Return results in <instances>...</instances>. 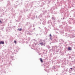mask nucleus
<instances>
[{"mask_svg": "<svg viewBox=\"0 0 75 75\" xmlns=\"http://www.w3.org/2000/svg\"><path fill=\"white\" fill-rule=\"evenodd\" d=\"M11 3L9 1H8V4L6 6V7H0V12H1L2 11L3 12V15H5L4 13H6L7 11H8L11 8L13 9L12 8V6L10 5Z\"/></svg>", "mask_w": 75, "mask_h": 75, "instance_id": "obj_1", "label": "nucleus"}, {"mask_svg": "<svg viewBox=\"0 0 75 75\" xmlns=\"http://www.w3.org/2000/svg\"><path fill=\"white\" fill-rule=\"evenodd\" d=\"M28 3L29 2L28 1H26L25 2V6L26 7H32L33 6V2H32L31 4H30V5L28 6Z\"/></svg>", "mask_w": 75, "mask_h": 75, "instance_id": "obj_2", "label": "nucleus"}, {"mask_svg": "<svg viewBox=\"0 0 75 75\" xmlns=\"http://www.w3.org/2000/svg\"><path fill=\"white\" fill-rule=\"evenodd\" d=\"M60 68L59 66L56 65V66H53L52 67V69H53L54 71L56 72L57 71H58V69Z\"/></svg>", "mask_w": 75, "mask_h": 75, "instance_id": "obj_3", "label": "nucleus"}, {"mask_svg": "<svg viewBox=\"0 0 75 75\" xmlns=\"http://www.w3.org/2000/svg\"><path fill=\"white\" fill-rule=\"evenodd\" d=\"M47 23L49 24H50L49 25H48L47 26V27L48 28H50L51 27V25H52V22L51 21V20H50L48 21L47 22Z\"/></svg>", "mask_w": 75, "mask_h": 75, "instance_id": "obj_4", "label": "nucleus"}, {"mask_svg": "<svg viewBox=\"0 0 75 75\" xmlns=\"http://www.w3.org/2000/svg\"><path fill=\"white\" fill-rule=\"evenodd\" d=\"M57 48V47L56 46L53 47L52 49H50V51H51V52H54V51H55Z\"/></svg>", "mask_w": 75, "mask_h": 75, "instance_id": "obj_5", "label": "nucleus"}, {"mask_svg": "<svg viewBox=\"0 0 75 75\" xmlns=\"http://www.w3.org/2000/svg\"><path fill=\"white\" fill-rule=\"evenodd\" d=\"M61 14L63 16H64V17H65V18H66V17H67V16H68V13H65L64 14V13H61Z\"/></svg>", "mask_w": 75, "mask_h": 75, "instance_id": "obj_6", "label": "nucleus"}, {"mask_svg": "<svg viewBox=\"0 0 75 75\" xmlns=\"http://www.w3.org/2000/svg\"><path fill=\"white\" fill-rule=\"evenodd\" d=\"M58 40V38L57 37H55L53 39V41L54 42H57Z\"/></svg>", "mask_w": 75, "mask_h": 75, "instance_id": "obj_7", "label": "nucleus"}, {"mask_svg": "<svg viewBox=\"0 0 75 75\" xmlns=\"http://www.w3.org/2000/svg\"><path fill=\"white\" fill-rule=\"evenodd\" d=\"M39 4L40 6H41V7H42V6H44L45 4V3L42 2H40V3H39Z\"/></svg>", "mask_w": 75, "mask_h": 75, "instance_id": "obj_8", "label": "nucleus"}, {"mask_svg": "<svg viewBox=\"0 0 75 75\" xmlns=\"http://www.w3.org/2000/svg\"><path fill=\"white\" fill-rule=\"evenodd\" d=\"M67 21L68 23L70 24H71V23H72V20H71V19H69Z\"/></svg>", "mask_w": 75, "mask_h": 75, "instance_id": "obj_9", "label": "nucleus"}, {"mask_svg": "<svg viewBox=\"0 0 75 75\" xmlns=\"http://www.w3.org/2000/svg\"><path fill=\"white\" fill-rule=\"evenodd\" d=\"M59 33L61 34H62L64 33V30H60L59 31Z\"/></svg>", "mask_w": 75, "mask_h": 75, "instance_id": "obj_10", "label": "nucleus"}, {"mask_svg": "<svg viewBox=\"0 0 75 75\" xmlns=\"http://www.w3.org/2000/svg\"><path fill=\"white\" fill-rule=\"evenodd\" d=\"M18 51H19V49L18 48L16 50H14V52L15 54H17V52H18Z\"/></svg>", "mask_w": 75, "mask_h": 75, "instance_id": "obj_11", "label": "nucleus"}, {"mask_svg": "<svg viewBox=\"0 0 75 75\" xmlns=\"http://www.w3.org/2000/svg\"><path fill=\"white\" fill-rule=\"evenodd\" d=\"M61 19L62 20H65V17H64L62 15L61 16Z\"/></svg>", "mask_w": 75, "mask_h": 75, "instance_id": "obj_12", "label": "nucleus"}, {"mask_svg": "<svg viewBox=\"0 0 75 75\" xmlns=\"http://www.w3.org/2000/svg\"><path fill=\"white\" fill-rule=\"evenodd\" d=\"M46 21H43V22L42 23V24L44 25H46Z\"/></svg>", "mask_w": 75, "mask_h": 75, "instance_id": "obj_13", "label": "nucleus"}, {"mask_svg": "<svg viewBox=\"0 0 75 75\" xmlns=\"http://www.w3.org/2000/svg\"><path fill=\"white\" fill-rule=\"evenodd\" d=\"M54 10V8L52 7H51L50 10V11H52L53 10Z\"/></svg>", "mask_w": 75, "mask_h": 75, "instance_id": "obj_14", "label": "nucleus"}, {"mask_svg": "<svg viewBox=\"0 0 75 75\" xmlns=\"http://www.w3.org/2000/svg\"><path fill=\"white\" fill-rule=\"evenodd\" d=\"M42 15H44V14H42V13H41L38 16L39 17V19H40V18H41L42 17Z\"/></svg>", "mask_w": 75, "mask_h": 75, "instance_id": "obj_15", "label": "nucleus"}, {"mask_svg": "<svg viewBox=\"0 0 75 75\" xmlns=\"http://www.w3.org/2000/svg\"><path fill=\"white\" fill-rule=\"evenodd\" d=\"M62 74L63 75H64V74H66V72L64 70H63L62 71Z\"/></svg>", "mask_w": 75, "mask_h": 75, "instance_id": "obj_16", "label": "nucleus"}, {"mask_svg": "<svg viewBox=\"0 0 75 75\" xmlns=\"http://www.w3.org/2000/svg\"><path fill=\"white\" fill-rule=\"evenodd\" d=\"M0 44H4V42L3 41H0Z\"/></svg>", "mask_w": 75, "mask_h": 75, "instance_id": "obj_17", "label": "nucleus"}, {"mask_svg": "<svg viewBox=\"0 0 75 75\" xmlns=\"http://www.w3.org/2000/svg\"><path fill=\"white\" fill-rule=\"evenodd\" d=\"M47 11H43V13H42V14H43V15H44L45 14H46L47 13Z\"/></svg>", "mask_w": 75, "mask_h": 75, "instance_id": "obj_18", "label": "nucleus"}, {"mask_svg": "<svg viewBox=\"0 0 75 75\" xmlns=\"http://www.w3.org/2000/svg\"><path fill=\"white\" fill-rule=\"evenodd\" d=\"M47 1L49 2H48L47 3V6L48 7H50V5H49V4H50V1H49L48 0H47Z\"/></svg>", "mask_w": 75, "mask_h": 75, "instance_id": "obj_19", "label": "nucleus"}, {"mask_svg": "<svg viewBox=\"0 0 75 75\" xmlns=\"http://www.w3.org/2000/svg\"><path fill=\"white\" fill-rule=\"evenodd\" d=\"M59 40L60 41H61V42H64V40L62 39H60Z\"/></svg>", "mask_w": 75, "mask_h": 75, "instance_id": "obj_20", "label": "nucleus"}, {"mask_svg": "<svg viewBox=\"0 0 75 75\" xmlns=\"http://www.w3.org/2000/svg\"><path fill=\"white\" fill-rule=\"evenodd\" d=\"M47 65L48 64H47L46 63H44V66H45V67H48V66H47Z\"/></svg>", "mask_w": 75, "mask_h": 75, "instance_id": "obj_21", "label": "nucleus"}, {"mask_svg": "<svg viewBox=\"0 0 75 75\" xmlns=\"http://www.w3.org/2000/svg\"><path fill=\"white\" fill-rule=\"evenodd\" d=\"M52 20H55V17L54 16H52Z\"/></svg>", "mask_w": 75, "mask_h": 75, "instance_id": "obj_22", "label": "nucleus"}, {"mask_svg": "<svg viewBox=\"0 0 75 75\" xmlns=\"http://www.w3.org/2000/svg\"><path fill=\"white\" fill-rule=\"evenodd\" d=\"M68 50L69 51H71L72 50H71V48L70 47H68Z\"/></svg>", "mask_w": 75, "mask_h": 75, "instance_id": "obj_23", "label": "nucleus"}, {"mask_svg": "<svg viewBox=\"0 0 75 75\" xmlns=\"http://www.w3.org/2000/svg\"><path fill=\"white\" fill-rule=\"evenodd\" d=\"M67 63L65 62H64L62 64V65H66Z\"/></svg>", "mask_w": 75, "mask_h": 75, "instance_id": "obj_24", "label": "nucleus"}, {"mask_svg": "<svg viewBox=\"0 0 75 75\" xmlns=\"http://www.w3.org/2000/svg\"><path fill=\"white\" fill-rule=\"evenodd\" d=\"M40 61L41 62H43V60H42V58H40Z\"/></svg>", "mask_w": 75, "mask_h": 75, "instance_id": "obj_25", "label": "nucleus"}, {"mask_svg": "<svg viewBox=\"0 0 75 75\" xmlns=\"http://www.w3.org/2000/svg\"><path fill=\"white\" fill-rule=\"evenodd\" d=\"M18 30L20 31H21L22 30V28H21L20 29L19 28H18Z\"/></svg>", "mask_w": 75, "mask_h": 75, "instance_id": "obj_26", "label": "nucleus"}, {"mask_svg": "<svg viewBox=\"0 0 75 75\" xmlns=\"http://www.w3.org/2000/svg\"><path fill=\"white\" fill-rule=\"evenodd\" d=\"M57 62L59 64V63H60L61 62V61L60 60H58L57 61Z\"/></svg>", "mask_w": 75, "mask_h": 75, "instance_id": "obj_27", "label": "nucleus"}, {"mask_svg": "<svg viewBox=\"0 0 75 75\" xmlns=\"http://www.w3.org/2000/svg\"><path fill=\"white\" fill-rule=\"evenodd\" d=\"M64 71H66V72H67L68 71V68L67 69H64Z\"/></svg>", "mask_w": 75, "mask_h": 75, "instance_id": "obj_28", "label": "nucleus"}, {"mask_svg": "<svg viewBox=\"0 0 75 75\" xmlns=\"http://www.w3.org/2000/svg\"><path fill=\"white\" fill-rule=\"evenodd\" d=\"M49 36H50V39H52V35H51V34H50V35Z\"/></svg>", "mask_w": 75, "mask_h": 75, "instance_id": "obj_29", "label": "nucleus"}, {"mask_svg": "<svg viewBox=\"0 0 75 75\" xmlns=\"http://www.w3.org/2000/svg\"><path fill=\"white\" fill-rule=\"evenodd\" d=\"M13 16H15L16 15V13H13Z\"/></svg>", "mask_w": 75, "mask_h": 75, "instance_id": "obj_30", "label": "nucleus"}, {"mask_svg": "<svg viewBox=\"0 0 75 75\" xmlns=\"http://www.w3.org/2000/svg\"><path fill=\"white\" fill-rule=\"evenodd\" d=\"M11 58V59H12V60H13V56H11L10 57Z\"/></svg>", "mask_w": 75, "mask_h": 75, "instance_id": "obj_31", "label": "nucleus"}, {"mask_svg": "<svg viewBox=\"0 0 75 75\" xmlns=\"http://www.w3.org/2000/svg\"><path fill=\"white\" fill-rule=\"evenodd\" d=\"M39 44H40V45H44V43L43 42H41Z\"/></svg>", "mask_w": 75, "mask_h": 75, "instance_id": "obj_32", "label": "nucleus"}, {"mask_svg": "<svg viewBox=\"0 0 75 75\" xmlns=\"http://www.w3.org/2000/svg\"><path fill=\"white\" fill-rule=\"evenodd\" d=\"M35 18H38V16L37 15H35L34 16Z\"/></svg>", "mask_w": 75, "mask_h": 75, "instance_id": "obj_33", "label": "nucleus"}, {"mask_svg": "<svg viewBox=\"0 0 75 75\" xmlns=\"http://www.w3.org/2000/svg\"><path fill=\"white\" fill-rule=\"evenodd\" d=\"M52 27H55V25L54 24H53L52 25Z\"/></svg>", "mask_w": 75, "mask_h": 75, "instance_id": "obj_34", "label": "nucleus"}, {"mask_svg": "<svg viewBox=\"0 0 75 75\" xmlns=\"http://www.w3.org/2000/svg\"><path fill=\"white\" fill-rule=\"evenodd\" d=\"M56 50V52H59V50H58V49L57 50Z\"/></svg>", "mask_w": 75, "mask_h": 75, "instance_id": "obj_35", "label": "nucleus"}, {"mask_svg": "<svg viewBox=\"0 0 75 75\" xmlns=\"http://www.w3.org/2000/svg\"><path fill=\"white\" fill-rule=\"evenodd\" d=\"M47 48H48L49 49H50V46H47Z\"/></svg>", "mask_w": 75, "mask_h": 75, "instance_id": "obj_36", "label": "nucleus"}, {"mask_svg": "<svg viewBox=\"0 0 75 75\" xmlns=\"http://www.w3.org/2000/svg\"><path fill=\"white\" fill-rule=\"evenodd\" d=\"M56 58H57V57H54L53 58V59H56Z\"/></svg>", "mask_w": 75, "mask_h": 75, "instance_id": "obj_37", "label": "nucleus"}, {"mask_svg": "<svg viewBox=\"0 0 75 75\" xmlns=\"http://www.w3.org/2000/svg\"><path fill=\"white\" fill-rule=\"evenodd\" d=\"M28 35H31V34L30 33H28Z\"/></svg>", "mask_w": 75, "mask_h": 75, "instance_id": "obj_38", "label": "nucleus"}, {"mask_svg": "<svg viewBox=\"0 0 75 75\" xmlns=\"http://www.w3.org/2000/svg\"><path fill=\"white\" fill-rule=\"evenodd\" d=\"M38 23H39V24H41V22H38Z\"/></svg>", "mask_w": 75, "mask_h": 75, "instance_id": "obj_39", "label": "nucleus"}, {"mask_svg": "<svg viewBox=\"0 0 75 75\" xmlns=\"http://www.w3.org/2000/svg\"><path fill=\"white\" fill-rule=\"evenodd\" d=\"M3 23L1 20H0V24H2Z\"/></svg>", "mask_w": 75, "mask_h": 75, "instance_id": "obj_40", "label": "nucleus"}, {"mask_svg": "<svg viewBox=\"0 0 75 75\" xmlns=\"http://www.w3.org/2000/svg\"><path fill=\"white\" fill-rule=\"evenodd\" d=\"M14 43H15V44H16V43L17 42V41H16V40H14Z\"/></svg>", "mask_w": 75, "mask_h": 75, "instance_id": "obj_41", "label": "nucleus"}, {"mask_svg": "<svg viewBox=\"0 0 75 75\" xmlns=\"http://www.w3.org/2000/svg\"><path fill=\"white\" fill-rule=\"evenodd\" d=\"M35 24H33V27H35Z\"/></svg>", "mask_w": 75, "mask_h": 75, "instance_id": "obj_42", "label": "nucleus"}, {"mask_svg": "<svg viewBox=\"0 0 75 75\" xmlns=\"http://www.w3.org/2000/svg\"><path fill=\"white\" fill-rule=\"evenodd\" d=\"M72 38H75V35H73V36H72Z\"/></svg>", "mask_w": 75, "mask_h": 75, "instance_id": "obj_43", "label": "nucleus"}, {"mask_svg": "<svg viewBox=\"0 0 75 75\" xmlns=\"http://www.w3.org/2000/svg\"><path fill=\"white\" fill-rule=\"evenodd\" d=\"M58 22H59V23H60V22H61V20H58Z\"/></svg>", "mask_w": 75, "mask_h": 75, "instance_id": "obj_44", "label": "nucleus"}, {"mask_svg": "<svg viewBox=\"0 0 75 75\" xmlns=\"http://www.w3.org/2000/svg\"><path fill=\"white\" fill-rule=\"evenodd\" d=\"M62 25H61L60 26H59V28H62Z\"/></svg>", "mask_w": 75, "mask_h": 75, "instance_id": "obj_45", "label": "nucleus"}, {"mask_svg": "<svg viewBox=\"0 0 75 75\" xmlns=\"http://www.w3.org/2000/svg\"><path fill=\"white\" fill-rule=\"evenodd\" d=\"M21 16H20L19 17V20H20L21 19Z\"/></svg>", "mask_w": 75, "mask_h": 75, "instance_id": "obj_46", "label": "nucleus"}, {"mask_svg": "<svg viewBox=\"0 0 75 75\" xmlns=\"http://www.w3.org/2000/svg\"><path fill=\"white\" fill-rule=\"evenodd\" d=\"M30 38H28V41H30Z\"/></svg>", "mask_w": 75, "mask_h": 75, "instance_id": "obj_47", "label": "nucleus"}, {"mask_svg": "<svg viewBox=\"0 0 75 75\" xmlns=\"http://www.w3.org/2000/svg\"><path fill=\"white\" fill-rule=\"evenodd\" d=\"M64 65H62V64L61 67H62V68H63L64 67Z\"/></svg>", "mask_w": 75, "mask_h": 75, "instance_id": "obj_48", "label": "nucleus"}, {"mask_svg": "<svg viewBox=\"0 0 75 75\" xmlns=\"http://www.w3.org/2000/svg\"><path fill=\"white\" fill-rule=\"evenodd\" d=\"M31 27H32V25H30V26L29 28H31Z\"/></svg>", "mask_w": 75, "mask_h": 75, "instance_id": "obj_49", "label": "nucleus"}, {"mask_svg": "<svg viewBox=\"0 0 75 75\" xmlns=\"http://www.w3.org/2000/svg\"><path fill=\"white\" fill-rule=\"evenodd\" d=\"M39 35V34H37L36 35L37 37L38 36V35Z\"/></svg>", "mask_w": 75, "mask_h": 75, "instance_id": "obj_50", "label": "nucleus"}, {"mask_svg": "<svg viewBox=\"0 0 75 75\" xmlns=\"http://www.w3.org/2000/svg\"><path fill=\"white\" fill-rule=\"evenodd\" d=\"M70 69L71 70V71H72V68H70Z\"/></svg>", "mask_w": 75, "mask_h": 75, "instance_id": "obj_51", "label": "nucleus"}, {"mask_svg": "<svg viewBox=\"0 0 75 75\" xmlns=\"http://www.w3.org/2000/svg\"><path fill=\"white\" fill-rule=\"evenodd\" d=\"M31 13H29V16H31Z\"/></svg>", "mask_w": 75, "mask_h": 75, "instance_id": "obj_52", "label": "nucleus"}, {"mask_svg": "<svg viewBox=\"0 0 75 75\" xmlns=\"http://www.w3.org/2000/svg\"><path fill=\"white\" fill-rule=\"evenodd\" d=\"M47 17H50V16H49V15H48L47 16Z\"/></svg>", "mask_w": 75, "mask_h": 75, "instance_id": "obj_53", "label": "nucleus"}, {"mask_svg": "<svg viewBox=\"0 0 75 75\" xmlns=\"http://www.w3.org/2000/svg\"><path fill=\"white\" fill-rule=\"evenodd\" d=\"M40 22H42V20H41V19H40Z\"/></svg>", "mask_w": 75, "mask_h": 75, "instance_id": "obj_54", "label": "nucleus"}, {"mask_svg": "<svg viewBox=\"0 0 75 75\" xmlns=\"http://www.w3.org/2000/svg\"><path fill=\"white\" fill-rule=\"evenodd\" d=\"M4 73H5V74H6V71H4Z\"/></svg>", "mask_w": 75, "mask_h": 75, "instance_id": "obj_55", "label": "nucleus"}, {"mask_svg": "<svg viewBox=\"0 0 75 75\" xmlns=\"http://www.w3.org/2000/svg\"><path fill=\"white\" fill-rule=\"evenodd\" d=\"M39 35H41V34H39Z\"/></svg>", "mask_w": 75, "mask_h": 75, "instance_id": "obj_56", "label": "nucleus"}, {"mask_svg": "<svg viewBox=\"0 0 75 75\" xmlns=\"http://www.w3.org/2000/svg\"><path fill=\"white\" fill-rule=\"evenodd\" d=\"M18 1H19V0H18V1H16V2H18Z\"/></svg>", "mask_w": 75, "mask_h": 75, "instance_id": "obj_57", "label": "nucleus"}, {"mask_svg": "<svg viewBox=\"0 0 75 75\" xmlns=\"http://www.w3.org/2000/svg\"><path fill=\"white\" fill-rule=\"evenodd\" d=\"M63 25H65V24H64V22H63Z\"/></svg>", "mask_w": 75, "mask_h": 75, "instance_id": "obj_58", "label": "nucleus"}, {"mask_svg": "<svg viewBox=\"0 0 75 75\" xmlns=\"http://www.w3.org/2000/svg\"><path fill=\"white\" fill-rule=\"evenodd\" d=\"M61 43H59V45H61Z\"/></svg>", "mask_w": 75, "mask_h": 75, "instance_id": "obj_59", "label": "nucleus"}, {"mask_svg": "<svg viewBox=\"0 0 75 75\" xmlns=\"http://www.w3.org/2000/svg\"><path fill=\"white\" fill-rule=\"evenodd\" d=\"M3 0H0V1H2Z\"/></svg>", "mask_w": 75, "mask_h": 75, "instance_id": "obj_60", "label": "nucleus"}, {"mask_svg": "<svg viewBox=\"0 0 75 75\" xmlns=\"http://www.w3.org/2000/svg\"><path fill=\"white\" fill-rule=\"evenodd\" d=\"M16 21H17V22H18V20H16Z\"/></svg>", "mask_w": 75, "mask_h": 75, "instance_id": "obj_61", "label": "nucleus"}, {"mask_svg": "<svg viewBox=\"0 0 75 75\" xmlns=\"http://www.w3.org/2000/svg\"><path fill=\"white\" fill-rule=\"evenodd\" d=\"M74 56H75V54H73Z\"/></svg>", "mask_w": 75, "mask_h": 75, "instance_id": "obj_62", "label": "nucleus"}, {"mask_svg": "<svg viewBox=\"0 0 75 75\" xmlns=\"http://www.w3.org/2000/svg\"><path fill=\"white\" fill-rule=\"evenodd\" d=\"M35 45H37L36 43H35Z\"/></svg>", "mask_w": 75, "mask_h": 75, "instance_id": "obj_63", "label": "nucleus"}, {"mask_svg": "<svg viewBox=\"0 0 75 75\" xmlns=\"http://www.w3.org/2000/svg\"><path fill=\"white\" fill-rule=\"evenodd\" d=\"M33 30H34H34H35V28H34L33 29Z\"/></svg>", "mask_w": 75, "mask_h": 75, "instance_id": "obj_64", "label": "nucleus"}]
</instances>
